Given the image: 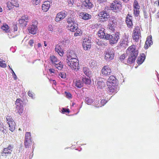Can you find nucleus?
I'll list each match as a JSON object with an SVG mask.
<instances>
[{
  "mask_svg": "<svg viewBox=\"0 0 159 159\" xmlns=\"http://www.w3.org/2000/svg\"><path fill=\"white\" fill-rule=\"evenodd\" d=\"M120 39V34L118 32L115 33L112 35L107 34L106 39L107 40L110 39V43L111 44L116 43Z\"/></svg>",
  "mask_w": 159,
  "mask_h": 159,
  "instance_id": "nucleus-1",
  "label": "nucleus"
},
{
  "mask_svg": "<svg viewBox=\"0 0 159 159\" xmlns=\"http://www.w3.org/2000/svg\"><path fill=\"white\" fill-rule=\"evenodd\" d=\"M121 7L122 3L120 0H114L110 6L111 10L115 12L119 11Z\"/></svg>",
  "mask_w": 159,
  "mask_h": 159,
  "instance_id": "nucleus-2",
  "label": "nucleus"
},
{
  "mask_svg": "<svg viewBox=\"0 0 159 159\" xmlns=\"http://www.w3.org/2000/svg\"><path fill=\"white\" fill-rule=\"evenodd\" d=\"M66 62L68 66L72 69L76 70L78 69L79 61L78 59H73V60H66Z\"/></svg>",
  "mask_w": 159,
  "mask_h": 159,
  "instance_id": "nucleus-3",
  "label": "nucleus"
},
{
  "mask_svg": "<svg viewBox=\"0 0 159 159\" xmlns=\"http://www.w3.org/2000/svg\"><path fill=\"white\" fill-rule=\"evenodd\" d=\"M98 16L99 17V20L102 22L107 21L110 17L109 14L104 11H100L99 13Z\"/></svg>",
  "mask_w": 159,
  "mask_h": 159,
  "instance_id": "nucleus-4",
  "label": "nucleus"
},
{
  "mask_svg": "<svg viewBox=\"0 0 159 159\" xmlns=\"http://www.w3.org/2000/svg\"><path fill=\"white\" fill-rule=\"evenodd\" d=\"M136 48V46L134 45L129 46L127 50V53L129 55H132L137 57L139 52Z\"/></svg>",
  "mask_w": 159,
  "mask_h": 159,
  "instance_id": "nucleus-5",
  "label": "nucleus"
},
{
  "mask_svg": "<svg viewBox=\"0 0 159 159\" xmlns=\"http://www.w3.org/2000/svg\"><path fill=\"white\" fill-rule=\"evenodd\" d=\"M133 12L136 17L138 16L140 13V7L137 0H134L133 3Z\"/></svg>",
  "mask_w": 159,
  "mask_h": 159,
  "instance_id": "nucleus-6",
  "label": "nucleus"
},
{
  "mask_svg": "<svg viewBox=\"0 0 159 159\" xmlns=\"http://www.w3.org/2000/svg\"><path fill=\"white\" fill-rule=\"evenodd\" d=\"M32 144L30 132H26L25 134L24 145L26 148H29Z\"/></svg>",
  "mask_w": 159,
  "mask_h": 159,
  "instance_id": "nucleus-7",
  "label": "nucleus"
},
{
  "mask_svg": "<svg viewBox=\"0 0 159 159\" xmlns=\"http://www.w3.org/2000/svg\"><path fill=\"white\" fill-rule=\"evenodd\" d=\"M81 7L85 9H90L93 7L91 0H80Z\"/></svg>",
  "mask_w": 159,
  "mask_h": 159,
  "instance_id": "nucleus-8",
  "label": "nucleus"
},
{
  "mask_svg": "<svg viewBox=\"0 0 159 159\" xmlns=\"http://www.w3.org/2000/svg\"><path fill=\"white\" fill-rule=\"evenodd\" d=\"M6 121L9 125V130L12 132L14 131L15 129V123L12 117L7 116L6 117Z\"/></svg>",
  "mask_w": 159,
  "mask_h": 159,
  "instance_id": "nucleus-9",
  "label": "nucleus"
},
{
  "mask_svg": "<svg viewBox=\"0 0 159 159\" xmlns=\"http://www.w3.org/2000/svg\"><path fill=\"white\" fill-rule=\"evenodd\" d=\"M101 72L102 75L107 76L111 73V70L108 65L104 66L102 68Z\"/></svg>",
  "mask_w": 159,
  "mask_h": 159,
  "instance_id": "nucleus-10",
  "label": "nucleus"
},
{
  "mask_svg": "<svg viewBox=\"0 0 159 159\" xmlns=\"http://www.w3.org/2000/svg\"><path fill=\"white\" fill-rule=\"evenodd\" d=\"M84 49L85 50L90 49L91 47V40L88 39H84L82 43Z\"/></svg>",
  "mask_w": 159,
  "mask_h": 159,
  "instance_id": "nucleus-11",
  "label": "nucleus"
},
{
  "mask_svg": "<svg viewBox=\"0 0 159 159\" xmlns=\"http://www.w3.org/2000/svg\"><path fill=\"white\" fill-rule=\"evenodd\" d=\"M66 12L64 11L58 13L55 18V21L56 22H58L61 20L66 16Z\"/></svg>",
  "mask_w": 159,
  "mask_h": 159,
  "instance_id": "nucleus-12",
  "label": "nucleus"
},
{
  "mask_svg": "<svg viewBox=\"0 0 159 159\" xmlns=\"http://www.w3.org/2000/svg\"><path fill=\"white\" fill-rule=\"evenodd\" d=\"M13 148L12 145L10 144L7 147L4 148L2 152V155L7 156L10 155L12 151Z\"/></svg>",
  "mask_w": 159,
  "mask_h": 159,
  "instance_id": "nucleus-13",
  "label": "nucleus"
},
{
  "mask_svg": "<svg viewBox=\"0 0 159 159\" xmlns=\"http://www.w3.org/2000/svg\"><path fill=\"white\" fill-rule=\"evenodd\" d=\"M117 24L116 20L112 18L110 20V22L108 25V28L112 31H114L116 25Z\"/></svg>",
  "mask_w": 159,
  "mask_h": 159,
  "instance_id": "nucleus-14",
  "label": "nucleus"
},
{
  "mask_svg": "<svg viewBox=\"0 0 159 159\" xmlns=\"http://www.w3.org/2000/svg\"><path fill=\"white\" fill-rule=\"evenodd\" d=\"M105 59L106 60H111L113 59L114 53L112 51L107 50L105 53Z\"/></svg>",
  "mask_w": 159,
  "mask_h": 159,
  "instance_id": "nucleus-15",
  "label": "nucleus"
},
{
  "mask_svg": "<svg viewBox=\"0 0 159 159\" xmlns=\"http://www.w3.org/2000/svg\"><path fill=\"white\" fill-rule=\"evenodd\" d=\"M37 29V26L33 24L30 26L28 28L29 33L33 34H34L36 33Z\"/></svg>",
  "mask_w": 159,
  "mask_h": 159,
  "instance_id": "nucleus-16",
  "label": "nucleus"
},
{
  "mask_svg": "<svg viewBox=\"0 0 159 159\" xmlns=\"http://www.w3.org/2000/svg\"><path fill=\"white\" fill-rule=\"evenodd\" d=\"M117 81L115 76L113 75L110 76L107 79V84L109 85H116Z\"/></svg>",
  "mask_w": 159,
  "mask_h": 159,
  "instance_id": "nucleus-17",
  "label": "nucleus"
},
{
  "mask_svg": "<svg viewBox=\"0 0 159 159\" xmlns=\"http://www.w3.org/2000/svg\"><path fill=\"white\" fill-rule=\"evenodd\" d=\"M28 19V16L27 15H25L21 17L19 20V24L22 25V26H26L27 25V21H26Z\"/></svg>",
  "mask_w": 159,
  "mask_h": 159,
  "instance_id": "nucleus-18",
  "label": "nucleus"
},
{
  "mask_svg": "<svg viewBox=\"0 0 159 159\" xmlns=\"http://www.w3.org/2000/svg\"><path fill=\"white\" fill-rule=\"evenodd\" d=\"M79 16L80 18L85 20H87L91 18V16L86 12H81L79 14Z\"/></svg>",
  "mask_w": 159,
  "mask_h": 159,
  "instance_id": "nucleus-19",
  "label": "nucleus"
},
{
  "mask_svg": "<svg viewBox=\"0 0 159 159\" xmlns=\"http://www.w3.org/2000/svg\"><path fill=\"white\" fill-rule=\"evenodd\" d=\"M68 30L71 32H75L78 28V25L76 23L71 25H68L67 26Z\"/></svg>",
  "mask_w": 159,
  "mask_h": 159,
  "instance_id": "nucleus-20",
  "label": "nucleus"
},
{
  "mask_svg": "<svg viewBox=\"0 0 159 159\" xmlns=\"http://www.w3.org/2000/svg\"><path fill=\"white\" fill-rule=\"evenodd\" d=\"M73 59H77V57L75 52L73 51H71L69 54L67 56L66 60H73Z\"/></svg>",
  "mask_w": 159,
  "mask_h": 159,
  "instance_id": "nucleus-21",
  "label": "nucleus"
},
{
  "mask_svg": "<svg viewBox=\"0 0 159 159\" xmlns=\"http://www.w3.org/2000/svg\"><path fill=\"white\" fill-rule=\"evenodd\" d=\"M128 38L125 36L123 37L120 42V45L121 46H128Z\"/></svg>",
  "mask_w": 159,
  "mask_h": 159,
  "instance_id": "nucleus-22",
  "label": "nucleus"
},
{
  "mask_svg": "<svg viewBox=\"0 0 159 159\" xmlns=\"http://www.w3.org/2000/svg\"><path fill=\"white\" fill-rule=\"evenodd\" d=\"M50 7V2L48 1H46L44 2L42 6V9L44 12L47 11Z\"/></svg>",
  "mask_w": 159,
  "mask_h": 159,
  "instance_id": "nucleus-23",
  "label": "nucleus"
},
{
  "mask_svg": "<svg viewBox=\"0 0 159 159\" xmlns=\"http://www.w3.org/2000/svg\"><path fill=\"white\" fill-rule=\"evenodd\" d=\"M152 37L148 36L147 38V40L145 42V44L144 45V47L146 49H147L148 47L151 46L152 44Z\"/></svg>",
  "mask_w": 159,
  "mask_h": 159,
  "instance_id": "nucleus-24",
  "label": "nucleus"
},
{
  "mask_svg": "<svg viewBox=\"0 0 159 159\" xmlns=\"http://www.w3.org/2000/svg\"><path fill=\"white\" fill-rule=\"evenodd\" d=\"M132 19V16H130L129 14H128L126 17V22L129 27H131L133 25Z\"/></svg>",
  "mask_w": 159,
  "mask_h": 159,
  "instance_id": "nucleus-25",
  "label": "nucleus"
},
{
  "mask_svg": "<svg viewBox=\"0 0 159 159\" xmlns=\"http://www.w3.org/2000/svg\"><path fill=\"white\" fill-rule=\"evenodd\" d=\"M55 50L58 53L60 56H63L64 52L63 49L60 45H57L56 46Z\"/></svg>",
  "mask_w": 159,
  "mask_h": 159,
  "instance_id": "nucleus-26",
  "label": "nucleus"
},
{
  "mask_svg": "<svg viewBox=\"0 0 159 159\" xmlns=\"http://www.w3.org/2000/svg\"><path fill=\"white\" fill-rule=\"evenodd\" d=\"M145 58V56L144 53H142L138 57L137 62L138 64L141 65L144 61Z\"/></svg>",
  "mask_w": 159,
  "mask_h": 159,
  "instance_id": "nucleus-27",
  "label": "nucleus"
},
{
  "mask_svg": "<svg viewBox=\"0 0 159 159\" xmlns=\"http://www.w3.org/2000/svg\"><path fill=\"white\" fill-rule=\"evenodd\" d=\"M105 29L102 28L100 29L98 32V36L101 38H105L106 39V35H105V33L104 32Z\"/></svg>",
  "mask_w": 159,
  "mask_h": 159,
  "instance_id": "nucleus-28",
  "label": "nucleus"
},
{
  "mask_svg": "<svg viewBox=\"0 0 159 159\" xmlns=\"http://www.w3.org/2000/svg\"><path fill=\"white\" fill-rule=\"evenodd\" d=\"M75 86L78 88H81L83 86V84L79 79H76L74 82Z\"/></svg>",
  "mask_w": 159,
  "mask_h": 159,
  "instance_id": "nucleus-29",
  "label": "nucleus"
},
{
  "mask_svg": "<svg viewBox=\"0 0 159 159\" xmlns=\"http://www.w3.org/2000/svg\"><path fill=\"white\" fill-rule=\"evenodd\" d=\"M137 57L132 55H129L127 62L129 64H131L135 61Z\"/></svg>",
  "mask_w": 159,
  "mask_h": 159,
  "instance_id": "nucleus-30",
  "label": "nucleus"
},
{
  "mask_svg": "<svg viewBox=\"0 0 159 159\" xmlns=\"http://www.w3.org/2000/svg\"><path fill=\"white\" fill-rule=\"evenodd\" d=\"M98 88L100 89H102L105 87L106 84L104 82L101 80L98 82Z\"/></svg>",
  "mask_w": 159,
  "mask_h": 159,
  "instance_id": "nucleus-31",
  "label": "nucleus"
},
{
  "mask_svg": "<svg viewBox=\"0 0 159 159\" xmlns=\"http://www.w3.org/2000/svg\"><path fill=\"white\" fill-rule=\"evenodd\" d=\"M141 37V34L133 33L132 34L133 39L136 42L139 41Z\"/></svg>",
  "mask_w": 159,
  "mask_h": 159,
  "instance_id": "nucleus-32",
  "label": "nucleus"
},
{
  "mask_svg": "<svg viewBox=\"0 0 159 159\" xmlns=\"http://www.w3.org/2000/svg\"><path fill=\"white\" fill-rule=\"evenodd\" d=\"M1 29L6 33H8L10 31L9 27L8 25L6 23H3L1 27Z\"/></svg>",
  "mask_w": 159,
  "mask_h": 159,
  "instance_id": "nucleus-33",
  "label": "nucleus"
},
{
  "mask_svg": "<svg viewBox=\"0 0 159 159\" xmlns=\"http://www.w3.org/2000/svg\"><path fill=\"white\" fill-rule=\"evenodd\" d=\"M50 59L51 62L53 65L56 64V63H58L59 61H60L55 56L53 55L50 57Z\"/></svg>",
  "mask_w": 159,
  "mask_h": 159,
  "instance_id": "nucleus-34",
  "label": "nucleus"
},
{
  "mask_svg": "<svg viewBox=\"0 0 159 159\" xmlns=\"http://www.w3.org/2000/svg\"><path fill=\"white\" fill-rule=\"evenodd\" d=\"M108 86V91L110 92H113L116 89V85H109V84H107Z\"/></svg>",
  "mask_w": 159,
  "mask_h": 159,
  "instance_id": "nucleus-35",
  "label": "nucleus"
},
{
  "mask_svg": "<svg viewBox=\"0 0 159 159\" xmlns=\"http://www.w3.org/2000/svg\"><path fill=\"white\" fill-rule=\"evenodd\" d=\"M54 66L59 70L62 69L63 67V64L60 61H59L58 63H56Z\"/></svg>",
  "mask_w": 159,
  "mask_h": 159,
  "instance_id": "nucleus-36",
  "label": "nucleus"
},
{
  "mask_svg": "<svg viewBox=\"0 0 159 159\" xmlns=\"http://www.w3.org/2000/svg\"><path fill=\"white\" fill-rule=\"evenodd\" d=\"M83 71L84 73L87 76H89L90 74V72L89 71V69L87 67H84L83 68Z\"/></svg>",
  "mask_w": 159,
  "mask_h": 159,
  "instance_id": "nucleus-37",
  "label": "nucleus"
},
{
  "mask_svg": "<svg viewBox=\"0 0 159 159\" xmlns=\"http://www.w3.org/2000/svg\"><path fill=\"white\" fill-rule=\"evenodd\" d=\"M82 80L83 82L86 84H89L91 83V80L88 77H83Z\"/></svg>",
  "mask_w": 159,
  "mask_h": 159,
  "instance_id": "nucleus-38",
  "label": "nucleus"
},
{
  "mask_svg": "<svg viewBox=\"0 0 159 159\" xmlns=\"http://www.w3.org/2000/svg\"><path fill=\"white\" fill-rule=\"evenodd\" d=\"M67 21L68 23V25H71L75 23V20L74 18L71 17L67 19Z\"/></svg>",
  "mask_w": 159,
  "mask_h": 159,
  "instance_id": "nucleus-39",
  "label": "nucleus"
},
{
  "mask_svg": "<svg viewBox=\"0 0 159 159\" xmlns=\"http://www.w3.org/2000/svg\"><path fill=\"white\" fill-rule=\"evenodd\" d=\"M7 5L8 9L9 10L13 8L14 7V4H13L12 2H8L7 3Z\"/></svg>",
  "mask_w": 159,
  "mask_h": 159,
  "instance_id": "nucleus-40",
  "label": "nucleus"
},
{
  "mask_svg": "<svg viewBox=\"0 0 159 159\" xmlns=\"http://www.w3.org/2000/svg\"><path fill=\"white\" fill-rule=\"evenodd\" d=\"M133 33L141 34L139 27L138 26H135Z\"/></svg>",
  "mask_w": 159,
  "mask_h": 159,
  "instance_id": "nucleus-41",
  "label": "nucleus"
},
{
  "mask_svg": "<svg viewBox=\"0 0 159 159\" xmlns=\"http://www.w3.org/2000/svg\"><path fill=\"white\" fill-rule=\"evenodd\" d=\"M75 32L74 35L75 37L81 35L82 33L81 30L79 28H78Z\"/></svg>",
  "mask_w": 159,
  "mask_h": 159,
  "instance_id": "nucleus-42",
  "label": "nucleus"
},
{
  "mask_svg": "<svg viewBox=\"0 0 159 159\" xmlns=\"http://www.w3.org/2000/svg\"><path fill=\"white\" fill-rule=\"evenodd\" d=\"M22 101L21 99L19 98L17 99L15 102V104L16 105V107L21 106H22Z\"/></svg>",
  "mask_w": 159,
  "mask_h": 159,
  "instance_id": "nucleus-43",
  "label": "nucleus"
},
{
  "mask_svg": "<svg viewBox=\"0 0 159 159\" xmlns=\"http://www.w3.org/2000/svg\"><path fill=\"white\" fill-rule=\"evenodd\" d=\"M5 61L2 59L0 58V66L1 67L5 68L7 66L6 64L4 62Z\"/></svg>",
  "mask_w": 159,
  "mask_h": 159,
  "instance_id": "nucleus-44",
  "label": "nucleus"
},
{
  "mask_svg": "<svg viewBox=\"0 0 159 159\" xmlns=\"http://www.w3.org/2000/svg\"><path fill=\"white\" fill-rule=\"evenodd\" d=\"M107 101L104 99H102L101 101V105L100 104L99 105L95 104V106L97 107H102L105 105L107 102Z\"/></svg>",
  "mask_w": 159,
  "mask_h": 159,
  "instance_id": "nucleus-45",
  "label": "nucleus"
},
{
  "mask_svg": "<svg viewBox=\"0 0 159 159\" xmlns=\"http://www.w3.org/2000/svg\"><path fill=\"white\" fill-rule=\"evenodd\" d=\"M70 111L68 108L66 109L64 108H62L61 110V113L64 114L65 113H69Z\"/></svg>",
  "mask_w": 159,
  "mask_h": 159,
  "instance_id": "nucleus-46",
  "label": "nucleus"
},
{
  "mask_svg": "<svg viewBox=\"0 0 159 159\" xmlns=\"http://www.w3.org/2000/svg\"><path fill=\"white\" fill-rule=\"evenodd\" d=\"M40 1V0H32L31 2L33 5L36 6L39 3Z\"/></svg>",
  "mask_w": 159,
  "mask_h": 159,
  "instance_id": "nucleus-47",
  "label": "nucleus"
},
{
  "mask_svg": "<svg viewBox=\"0 0 159 159\" xmlns=\"http://www.w3.org/2000/svg\"><path fill=\"white\" fill-rule=\"evenodd\" d=\"M85 101L88 104H90L93 102V100L89 97L86 98Z\"/></svg>",
  "mask_w": 159,
  "mask_h": 159,
  "instance_id": "nucleus-48",
  "label": "nucleus"
},
{
  "mask_svg": "<svg viewBox=\"0 0 159 159\" xmlns=\"http://www.w3.org/2000/svg\"><path fill=\"white\" fill-rule=\"evenodd\" d=\"M16 108L18 109V112L19 114L23 112V108L22 106L16 107Z\"/></svg>",
  "mask_w": 159,
  "mask_h": 159,
  "instance_id": "nucleus-49",
  "label": "nucleus"
},
{
  "mask_svg": "<svg viewBox=\"0 0 159 159\" xmlns=\"http://www.w3.org/2000/svg\"><path fill=\"white\" fill-rule=\"evenodd\" d=\"M5 129L3 127V125L2 123L0 122V131L2 132L3 133H5Z\"/></svg>",
  "mask_w": 159,
  "mask_h": 159,
  "instance_id": "nucleus-50",
  "label": "nucleus"
},
{
  "mask_svg": "<svg viewBox=\"0 0 159 159\" xmlns=\"http://www.w3.org/2000/svg\"><path fill=\"white\" fill-rule=\"evenodd\" d=\"M66 97L69 99H70L72 98V95L69 92H65Z\"/></svg>",
  "mask_w": 159,
  "mask_h": 159,
  "instance_id": "nucleus-51",
  "label": "nucleus"
},
{
  "mask_svg": "<svg viewBox=\"0 0 159 159\" xmlns=\"http://www.w3.org/2000/svg\"><path fill=\"white\" fill-rule=\"evenodd\" d=\"M59 77L62 78H65L66 77V74L64 73H60L59 75Z\"/></svg>",
  "mask_w": 159,
  "mask_h": 159,
  "instance_id": "nucleus-52",
  "label": "nucleus"
},
{
  "mask_svg": "<svg viewBox=\"0 0 159 159\" xmlns=\"http://www.w3.org/2000/svg\"><path fill=\"white\" fill-rule=\"evenodd\" d=\"M28 94L29 96L31 98H33L34 97V94L33 93V92L31 91H29Z\"/></svg>",
  "mask_w": 159,
  "mask_h": 159,
  "instance_id": "nucleus-53",
  "label": "nucleus"
},
{
  "mask_svg": "<svg viewBox=\"0 0 159 159\" xmlns=\"http://www.w3.org/2000/svg\"><path fill=\"white\" fill-rule=\"evenodd\" d=\"M96 64V62L95 61H93L91 63L90 66L93 68L97 65Z\"/></svg>",
  "mask_w": 159,
  "mask_h": 159,
  "instance_id": "nucleus-54",
  "label": "nucleus"
},
{
  "mask_svg": "<svg viewBox=\"0 0 159 159\" xmlns=\"http://www.w3.org/2000/svg\"><path fill=\"white\" fill-rule=\"evenodd\" d=\"M9 66V67H10V69L11 70V71L12 72V74L13 76L14 79V80H16L17 79V76H16V75L15 73V72L10 67V66Z\"/></svg>",
  "mask_w": 159,
  "mask_h": 159,
  "instance_id": "nucleus-55",
  "label": "nucleus"
},
{
  "mask_svg": "<svg viewBox=\"0 0 159 159\" xmlns=\"http://www.w3.org/2000/svg\"><path fill=\"white\" fill-rule=\"evenodd\" d=\"M126 57L125 54H123L120 56L119 59L120 61H122Z\"/></svg>",
  "mask_w": 159,
  "mask_h": 159,
  "instance_id": "nucleus-56",
  "label": "nucleus"
},
{
  "mask_svg": "<svg viewBox=\"0 0 159 159\" xmlns=\"http://www.w3.org/2000/svg\"><path fill=\"white\" fill-rule=\"evenodd\" d=\"M14 4V7H19V4L18 3V1H16L15 3L13 4Z\"/></svg>",
  "mask_w": 159,
  "mask_h": 159,
  "instance_id": "nucleus-57",
  "label": "nucleus"
},
{
  "mask_svg": "<svg viewBox=\"0 0 159 159\" xmlns=\"http://www.w3.org/2000/svg\"><path fill=\"white\" fill-rule=\"evenodd\" d=\"M48 30L49 31H53V29L52 25H49L48 27Z\"/></svg>",
  "mask_w": 159,
  "mask_h": 159,
  "instance_id": "nucleus-58",
  "label": "nucleus"
},
{
  "mask_svg": "<svg viewBox=\"0 0 159 159\" xmlns=\"http://www.w3.org/2000/svg\"><path fill=\"white\" fill-rule=\"evenodd\" d=\"M34 43V40L32 39H30L29 42L30 45L31 46H33Z\"/></svg>",
  "mask_w": 159,
  "mask_h": 159,
  "instance_id": "nucleus-59",
  "label": "nucleus"
},
{
  "mask_svg": "<svg viewBox=\"0 0 159 159\" xmlns=\"http://www.w3.org/2000/svg\"><path fill=\"white\" fill-rule=\"evenodd\" d=\"M97 44L99 45L102 46L103 45H106V44L102 43L101 41L97 42Z\"/></svg>",
  "mask_w": 159,
  "mask_h": 159,
  "instance_id": "nucleus-60",
  "label": "nucleus"
},
{
  "mask_svg": "<svg viewBox=\"0 0 159 159\" xmlns=\"http://www.w3.org/2000/svg\"><path fill=\"white\" fill-rule=\"evenodd\" d=\"M49 70L50 72V74H51L52 73H54L55 72V70L54 69H50Z\"/></svg>",
  "mask_w": 159,
  "mask_h": 159,
  "instance_id": "nucleus-61",
  "label": "nucleus"
},
{
  "mask_svg": "<svg viewBox=\"0 0 159 159\" xmlns=\"http://www.w3.org/2000/svg\"><path fill=\"white\" fill-rule=\"evenodd\" d=\"M98 2L99 3H103L104 2H105L107 1V0H97Z\"/></svg>",
  "mask_w": 159,
  "mask_h": 159,
  "instance_id": "nucleus-62",
  "label": "nucleus"
},
{
  "mask_svg": "<svg viewBox=\"0 0 159 159\" xmlns=\"http://www.w3.org/2000/svg\"><path fill=\"white\" fill-rule=\"evenodd\" d=\"M13 30L14 31H16L17 30L18 27L16 25H15L14 26Z\"/></svg>",
  "mask_w": 159,
  "mask_h": 159,
  "instance_id": "nucleus-63",
  "label": "nucleus"
},
{
  "mask_svg": "<svg viewBox=\"0 0 159 159\" xmlns=\"http://www.w3.org/2000/svg\"><path fill=\"white\" fill-rule=\"evenodd\" d=\"M69 2H70L71 4H73L74 3V0H69Z\"/></svg>",
  "mask_w": 159,
  "mask_h": 159,
  "instance_id": "nucleus-64",
  "label": "nucleus"
}]
</instances>
